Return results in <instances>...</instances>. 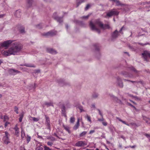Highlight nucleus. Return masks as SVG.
Instances as JSON below:
<instances>
[{
  "instance_id": "nucleus-50",
  "label": "nucleus",
  "mask_w": 150,
  "mask_h": 150,
  "mask_svg": "<svg viewBox=\"0 0 150 150\" xmlns=\"http://www.w3.org/2000/svg\"><path fill=\"white\" fill-rule=\"evenodd\" d=\"M44 150H52V149H50L49 147L46 146H44Z\"/></svg>"
},
{
  "instance_id": "nucleus-7",
  "label": "nucleus",
  "mask_w": 150,
  "mask_h": 150,
  "mask_svg": "<svg viewBox=\"0 0 150 150\" xmlns=\"http://www.w3.org/2000/svg\"><path fill=\"white\" fill-rule=\"evenodd\" d=\"M142 55L144 59V60L148 62L147 56H148L150 58V52L147 51H144V52L142 54Z\"/></svg>"
},
{
  "instance_id": "nucleus-8",
  "label": "nucleus",
  "mask_w": 150,
  "mask_h": 150,
  "mask_svg": "<svg viewBox=\"0 0 150 150\" xmlns=\"http://www.w3.org/2000/svg\"><path fill=\"white\" fill-rule=\"evenodd\" d=\"M116 83L117 85L121 88H122L124 86V85L122 79L119 77H118L117 78Z\"/></svg>"
},
{
  "instance_id": "nucleus-38",
  "label": "nucleus",
  "mask_w": 150,
  "mask_h": 150,
  "mask_svg": "<svg viewBox=\"0 0 150 150\" xmlns=\"http://www.w3.org/2000/svg\"><path fill=\"white\" fill-rule=\"evenodd\" d=\"M98 96V94L96 93H94L92 95V97L93 98H97Z\"/></svg>"
},
{
  "instance_id": "nucleus-60",
  "label": "nucleus",
  "mask_w": 150,
  "mask_h": 150,
  "mask_svg": "<svg viewBox=\"0 0 150 150\" xmlns=\"http://www.w3.org/2000/svg\"><path fill=\"white\" fill-rule=\"evenodd\" d=\"M136 146L135 145H134L133 146H127V148L130 147L132 148H133L135 147ZM125 148H127V147H126Z\"/></svg>"
},
{
  "instance_id": "nucleus-20",
  "label": "nucleus",
  "mask_w": 150,
  "mask_h": 150,
  "mask_svg": "<svg viewBox=\"0 0 150 150\" xmlns=\"http://www.w3.org/2000/svg\"><path fill=\"white\" fill-rule=\"evenodd\" d=\"M63 127L64 128V129L67 131L69 134H70L71 133V132L70 130V127L67 125H63Z\"/></svg>"
},
{
  "instance_id": "nucleus-12",
  "label": "nucleus",
  "mask_w": 150,
  "mask_h": 150,
  "mask_svg": "<svg viewBox=\"0 0 150 150\" xmlns=\"http://www.w3.org/2000/svg\"><path fill=\"white\" fill-rule=\"evenodd\" d=\"M8 72L11 75H15L18 74V71L17 70L11 69L9 70Z\"/></svg>"
},
{
  "instance_id": "nucleus-21",
  "label": "nucleus",
  "mask_w": 150,
  "mask_h": 150,
  "mask_svg": "<svg viewBox=\"0 0 150 150\" xmlns=\"http://www.w3.org/2000/svg\"><path fill=\"white\" fill-rule=\"evenodd\" d=\"M122 74L125 77H131L132 76V75H129L128 72L125 71L122 72Z\"/></svg>"
},
{
  "instance_id": "nucleus-34",
  "label": "nucleus",
  "mask_w": 150,
  "mask_h": 150,
  "mask_svg": "<svg viewBox=\"0 0 150 150\" xmlns=\"http://www.w3.org/2000/svg\"><path fill=\"white\" fill-rule=\"evenodd\" d=\"M110 28V27L109 25L105 24V25H103V28H102V29H104L106 28H107L109 29Z\"/></svg>"
},
{
  "instance_id": "nucleus-18",
  "label": "nucleus",
  "mask_w": 150,
  "mask_h": 150,
  "mask_svg": "<svg viewBox=\"0 0 150 150\" xmlns=\"http://www.w3.org/2000/svg\"><path fill=\"white\" fill-rule=\"evenodd\" d=\"M15 131V134L17 136H19V128L18 124H16L13 129Z\"/></svg>"
},
{
  "instance_id": "nucleus-39",
  "label": "nucleus",
  "mask_w": 150,
  "mask_h": 150,
  "mask_svg": "<svg viewBox=\"0 0 150 150\" xmlns=\"http://www.w3.org/2000/svg\"><path fill=\"white\" fill-rule=\"evenodd\" d=\"M45 104L46 105L47 107L52 105V104L51 103L45 102Z\"/></svg>"
},
{
  "instance_id": "nucleus-55",
  "label": "nucleus",
  "mask_w": 150,
  "mask_h": 150,
  "mask_svg": "<svg viewBox=\"0 0 150 150\" xmlns=\"http://www.w3.org/2000/svg\"><path fill=\"white\" fill-rule=\"evenodd\" d=\"M128 46L129 48L131 50H134V48L132 46H131L129 45H128Z\"/></svg>"
},
{
  "instance_id": "nucleus-30",
  "label": "nucleus",
  "mask_w": 150,
  "mask_h": 150,
  "mask_svg": "<svg viewBox=\"0 0 150 150\" xmlns=\"http://www.w3.org/2000/svg\"><path fill=\"white\" fill-rule=\"evenodd\" d=\"M31 120H33L34 121L37 122L39 120V119L37 118L30 117L29 118Z\"/></svg>"
},
{
  "instance_id": "nucleus-40",
  "label": "nucleus",
  "mask_w": 150,
  "mask_h": 150,
  "mask_svg": "<svg viewBox=\"0 0 150 150\" xmlns=\"http://www.w3.org/2000/svg\"><path fill=\"white\" fill-rule=\"evenodd\" d=\"M58 83H59V85L61 86H63L64 85H63L62 84L63 83L64 84V81H63L61 79L60 80V81L58 82Z\"/></svg>"
},
{
  "instance_id": "nucleus-31",
  "label": "nucleus",
  "mask_w": 150,
  "mask_h": 150,
  "mask_svg": "<svg viewBox=\"0 0 150 150\" xmlns=\"http://www.w3.org/2000/svg\"><path fill=\"white\" fill-rule=\"evenodd\" d=\"M129 68L131 70L134 71L136 73H138V72H139V71L137 70L133 67L132 66L129 67Z\"/></svg>"
},
{
  "instance_id": "nucleus-10",
  "label": "nucleus",
  "mask_w": 150,
  "mask_h": 150,
  "mask_svg": "<svg viewBox=\"0 0 150 150\" xmlns=\"http://www.w3.org/2000/svg\"><path fill=\"white\" fill-rule=\"evenodd\" d=\"M55 34V33L52 31H50L46 33H43L42 35L43 36H52Z\"/></svg>"
},
{
  "instance_id": "nucleus-4",
  "label": "nucleus",
  "mask_w": 150,
  "mask_h": 150,
  "mask_svg": "<svg viewBox=\"0 0 150 150\" xmlns=\"http://www.w3.org/2000/svg\"><path fill=\"white\" fill-rule=\"evenodd\" d=\"M12 42L13 41L12 40H9L4 41L3 42H1V47H4L5 49H7Z\"/></svg>"
},
{
  "instance_id": "nucleus-61",
  "label": "nucleus",
  "mask_w": 150,
  "mask_h": 150,
  "mask_svg": "<svg viewBox=\"0 0 150 150\" xmlns=\"http://www.w3.org/2000/svg\"><path fill=\"white\" fill-rule=\"evenodd\" d=\"M121 122L122 123H123V124H125V125H128V126L129 125V124H128L125 121H123L122 120V121Z\"/></svg>"
},
{
  "instance_id": "nucleus-3",
  "label": "nucleus",
  "mask_w": 150,
  "mask_h": 150,
  "mask_svg": "<svg viewBox=\"0 0 150 150\" xmlns=\"http://www.w3.org/2000/svg\"><path fill=\"white\" fill-rule=\"evenodd\" d=\"M106 13V15L105 17L107 18L111 17L113 16H117L119 14V12L116 11V9L113 8L108 11Z\"/></svg>"
},
{
  "instance_id": "nucleus-41",
  "label": "nucleus",
  "mask_w": 150,
  "mask_h": 150,
  "mask_svg": "<svg viewBox=\"0 0 150 150\" xmlns=\"http://www.w3.org/2000/svg\"><path fill=\"white\" fill-rule=\"evenodd\" d=\"M57 12H54L52 15V18L55 20V17L57 18L58 16H57Z\"/></svg>"
},
{
  "instance_id": "nucleus-23",
  "label": "nucleus",
  "mask_w": 150,
  "mask_h": 150,
  "mask_svg": "<svg viewBox=\"0 0 150 150\" xmlns=\"http://www.w3.org/2000/svg\"><path fill=\"white\" fill-rule=\"evenodd\" d=\"M79 126V119H78L77 121L76 124L75 125V126H74V127H73V129L74 130H76L77 128H78Z\"/></svg>"
},
{
  "instance_id": "nucleus-13",
  "label": "nucleus",
  "mask_w": 150,
  "mask_h": 150,
  "mask_svg": "<svg viewBox=\"0 0 150 150\" xmlns=\"http://www.w3.org/2000/svg\"><path fill=\"white\" fill-rule=\"evenodd\" d=\"M110 96L111 98L115 101H116L117 103H119L121 104L122 102L121 100L119 99L117 97H115L112 95H110Z\"/></svg>"
},
{
  "instance_id": "nucleus-6",
  "label": "nucleus",
  "mask_w": 150,
  "mask_h": 150,
  "mask_svg": "<svg viewBox=\"0 0 150 150\" xmlns=\"http://www.w3.org/2000/svg\"><path fill=\"white\" fill-rule=\"evenodd\" d=\"M87 144L86 142L85 141H80L77 142L75 144V146L77 147H83Z\"/></svg>"
},
{
  "instance_id": "nucleus-64",
  "label": "nucleus",
  "mask_w": 150,
  "mask_h": 150,
  "mask_svg": "<svg viewBox=\"0 0 150 150\" xmlns=\"http://www.w3.org/2000/svg\"><path fill=\"white\" fill-rule=\"evenodd\" d=\"M95 132V131L94 130H91L90 131V132H89V134H92V133H93V132Z\"/></svg>"
},
{
  "instance_id": "nucleus-42",
  "label": "nucleus",
  "mask_w": 150,
  "mask_h": 150,
  "mask_svg": "<svg viewBox=\"0 0 150 150\" xmlns=\"http://www.w3.org/2000/svg\"><path fill=\"white\" fill-rule=\"evenodd\" d=\"M75 121V118L74 117H71L70 119V122L73 123Z\"/></svg>"
},
{
  "instance_id": "nucleus-51",
  "label": "nucleus",
  "mask_w": 150,
  "mask_h": 150,
  "mask_svg": "<svg viewBox=\"0 0 150 150\" xmlns=\"http://www.w3.org/2000/svg\"><path fill=\"white\" fill-rule=\"evenodd\" d=\"M53 143L52 142H47V144L49 146H52Z\"/></svg>"
},
{
  "instance_id": "nucleus-62",
  "label": "nucleus",
  "mask_w": 150,
  "mask_h": 150,
  "mask_svg": "<svg viewBox=\"0 0 150 150\" xmlns=\"http://www.w3.org/2000/svg\"><path fill=\"white\" fill-rule=\"evenodd\" d=\"M20 150H26L24 148V147L21 146L20 148Z\"/></svg>"
},
{
  "instance_id": "nucleus-2",
  "label": "nucleus",
  "mask_w": 150,
  "mask_h": 150,
  "mask_svg": "<svg viewBox=\"0 0 150 150\" xmlns=\"http://www.w3.org/2000/svg\"><path fill=\"white\" fill-rule=\"evenodd\" d=\"M89 25L92 30H96L99 34L100 32V30L96 28V26L98 25L101 28H103V24L98 20H97L95 21L94 24L92 21H91L89 23Z\"/></svg>"
},
{
  "instance_id": "nucleus-15",
  "label": "nucleus",
  "mask_w": 150,
  "mask_h": 150,
  "mask_svg": "<svg viewBox=\"0 0 150 150\" xmlns=\"http://www.w3.org/2000/svg\"><path fill=\"white\" fill-rule=\"evenodd\" d=\"M26 33L25 30V28L23 26H21L19 27V34H24Z\"/></svg>"
},
{
  "instance_id": "nucleus-24",
  "label": "nucleus",
  "mask_w": 150,
  "mask_h": 150,
  "mask_svg": "<svg viewBox=\"0 0 150 150\" xmlns=\"http://www.w3.org/2000/svg\"><path fill=\"white\" fill-rule=\"evenodd\" d=\"M24 114L25 112L23 111H22L21 114L19 115V122H22Z\"/></svg>"
},
{
  "instance_id": "nucleus-26",
  "label": "nucleus",
  "mask_w": 150,
  "mask_h": 150,
  "mask_svg": "<svg viewBox=\"0 0 150 150\" xmlns=\"http://www.w3.org/2000/svg\"><path fill=\"white\" fill-rule=\"evenodd\" d=\"M85 0H77V7H78L81 4L84 2Z\"/></svg>"
},
{
  "instance_id": "nucleus-29",
  "label": "nucleus",
  "mask_w": 150,
  "mask_h": 150,
  "mask_svg": "<svg viewBox=\"0 0 150 150\" xmlns=\"http://www.w3.org/2000/svg\"><path fill=\"white\" fill-rule=\"evenodd\" d=\"M36 85V84L35 83H34V86H33V84L30 85V86H29V89L30 90H32V89H33V90H34L35 88Z\"/></svg>"
},
{
  "instance_id": "nucleus-16",
  "label": "nucleus",
  "mask_w": 150,
  "mask_h": 150,
  "mask_svg": "<svg viewBox=\"0 0 150 150\" xmlns=\"http://www.w3.org/2000/svg\"><path fill=\"white\" fill-rule=\"evenodd\" d=\"M46 50L47 52L52 54H56L57 53L56 51L52 48H47Z\"/></svg>"
},
{
  "instance_id": "nucleus-49",
  "label": "nucleus",
  "mask_w": 150,
  "mask_h": 150,
  "mask_svg": "<svg viewBox=\"0 0 150 150\" xmlns=\"http://www.w3.org/2000/svg\"><path fill=\"white\" fill-rule=\"evenodd\" d=\"M144 135L145 136L150 140V134H145Z\"/></svg>"
},
{
  "instance_id": "nucleus-46",
  "label": "nucleus",
  "mask_w": 150,
  "mask_h": 150,
  "mask_svg": "<svg viewBox=\"0 0 150 150\" xmlns=\"http://www.w3.org/2000/svg\"><path fill=\"white\" fill-rule=\"evenodd\" d=\"M91 6L89 4H87L85 8V10L86 11Z\"/></svg>"
},
{
  "instance_id": "nucleus-58",
  "label": "nucleus",
  "mask_w": 150,
  "mask_h": 150,
  "mask_svg": "<svg viewBox=\"0 0 150 150\" xmlns=\"http://www.w3.org/2000/svg\"><path fill=\"white\" fill-rule=\"evenodd\" d=\"M50 140L52 141H55V139L54 137L51 136Z\"/></svg>"
},
{
  "instance_id": "nucleus-5",
  "label": "nucleus",
  "mask_w": 150,
  "mask_h": 150,
  "mask_svg": "<svg viewBox=\"0 0 150 150\" xmlns=\"http://www.w3.org/2000/svg\"><path fill=\"white\" fill-rule=\"evenodd\" d=\"M5 135L4 137L3 140L4 143L7 144L10 143L8 137L9 136H10V135L7 132H5Z\"/></svg>"
},
{
  "instance_id": "nucleus-32",
  "label": "nucleus",
  "mask_w": 150,
  "mask_h": 150,
  "mask_svg": "<svg viewBox=\"0 0 150 150\" xmlns=\"http://www.w3.org/2000/svg\"><path fill=\"white\" fill-rule=\"evenodd\" d=\"M26 67H35V66L34 64H26L24 65Z\"/></svg>"
},
{
  "instance_id": "nucleus-53",
  "label": "nucleus",
  "mask_w": 150,
  "mask_h": 150,
  "mask_svg": "<svg viewBox=\"0 0 150 150\" xmlns=\"http://www.w3.org/2000/svg\"><path fill=\"white\" fill-rule=\"evenodd\" d=\"M124 28V26H123L122 28H121L120 29V31H119V32L120 33L123 34V32H122V30L123 29V28Z\"/></svg>"
},
{
  "instance_id": "nucleus-11",
  "label": "nucleus",
  "mask_w": 150,
  "mask_h": 150,
  "mask_svg": "<svg viewBox=\"0 0 150 150\" xmlns=\"http://www.w3.org/2000/svg\"><path fill=\"white\" fill-rule=\"evenodd\" d=\"M119 35V32L117 30H116L112 34V37L113 39H115Z\"/></svg>"
},
{
  "instance_id": "nucleus-28",
  "label": "nucleus",
  "mask_w": 150,
  "mask_h": 150,
  "mask_svg": "<svg viewBox=\"0 0 150 150\" xmlns=\"http://www.w3.org/2000/svg\"><path fill=\"white\" fill-rule=\"evenodd\" d=\"M3 121L4 122H5L8 121L9 120V117L6 115H5L3 117Z\"/></svg>"
},
{
  "instance_id": "nucleus-45",
  "label": "nucleus",
  "mask_w": 150,
  "mask_h": 150,
  "mask_svg": "<svg viewBox=\"0 0 150 150\" xmlns=\"http://www.w3.org/2000/svg\"><path fill=\"white\" fill-rule=\"evenodd\" d=\"M18 108L16 107V106H15V107H14V111L16 112L17 113V114H18Z\"/></svg>"
},
{
  "instance_id": "nucleus-35",
  "label": "nucleus",
  "mask_w": 150,
  "mask_h": 150,
  "mask_svg": "<svg viewBox=\"0 0 150 150\" xmlns=\"http://www.w3.org/2000/svg\"><path fill=\"white\" fill-rule=\"evenodd\" d=\"M94 46L95 48V50H96L98 51L99 50V44H96L94 45Z\"/></svg>"
},
{
  "instance_id": "nucleus-44",
  "label": "nucleus",
  "mask_w": 150,
  "mask_h": 150,
  "mask_svg": "<svg viewBox=\"0 0 150 150\" xmlns=\"http://www.w3.org/2000/svg\"><path fill=\"white\" fill-rule=\"evenodd\" d=\"M27 137L26 139L27 143H28L30 141L31 139V137L30 136L27 135Z\"/></svg>"
},
{
  "instance_id": "nucleus-19",
  "label": "nucleus",
  "mask_w": 150,
  "mask_h": 150,
  "mask_svg": "<svg viewBox=\"0 0 150 150\" xmlns=\"http://www.w3.org/2000/svg\"><path fill=\"white\" fill-rule=\"evenodd\" d=\"M62 114L64 115L65 117H66V115L65 113V108L64 105H63L62 107Z\"/></svg>"
},
{
  "instance_id": "nucleus-43",
  "label": "nucleus",
  "mask_w": 150,
  "mask_h": 150,
  "mask_svg": "<svg viewBox=\"0 0 150 150\" xmlns=\"http://www.w3.org/2000/svg\"><path fill=\"white\" fill-rule=\"evenodd\" d=\"M37 28L38 29H40L42 28V26L41 24H38L36 26Z\"/></svg>"
},
{
  "instance_id": "nucleus-22",
  "label": "nucleus",
  "mask_w": 150,
  "mask_h": 150,
  "mask_svg": "<svg viewBox=\"0 0 150 150\" xmlns=\"http://www.w3.org/2000/svg\"><path fill=\"white\" fill-rule=\"evenodd\" d=\"M114 1L116 3V5L117 6H122L124 5V4L121 3L119 0H114Z\"/></svg>"
},
{
  "instance_id": "nucleus-27",
  "label": "nucleus",
  "mask_w": 150,
  "mask_h": 150,
  "mask_svg": "<svg viewBox=\"0 0 150 150\" xmlns=\"http://www.w3.org/2000/svg\"><path fill=\"white\" fill-rule=\"evenodd\" d=\"M143 120L148 124H150V119L148 118L144 117Z\"/></svg>"
},
{
  "instance_id": "nucleus-63",
  "label": "nucleus",
  "mask_w": 150,
  "mask_h": 150,
  "mask_svg": "<svg viewBox=\"0 0 150 150\" xmlns=\"http://www.w3.org/2000/svg\"><path fill=\"white\" fill-rule=\"evenodd\" d=\"M5 16V14H0V18H3Z\"/></svg>"
},
{
  "instance_id": "nucleus-52",
  "label": "nucleus",
  "mask_w": 150,
  "mask_h": 150,
  "mask_svg": "<svg viewBox=\"0 0 150 150\" xmlns=\"http://www.w3.org/2000/svg\"><path fill=\"white\" fill-rule=\"evenodd\" d=\"M89 17V15H87L86 16H83L81 17V18L83 19H87L88 17Z\"/></svg>"
},
{
  "instance_id": "nucleus-17",
  "label": "nucleus",
  "mask_w": 150,
  "mask_h": 150,
  "mask_svg": "<svg viewBox=\"0 0 150 150\" xmlns=\"http://www.w3.org/2000/svg\"><path fill=\"white\" fill-rule=\"evenodd\" d=\"M64 16L62 17L58 16L57 18L55 17V20H56L59 24L63 22V18L64 17Z\"/></svg>"
},
{
  "instance_id": "nucleus-48",
  "label": "nucleus",
  "mask_w": 150,
  "mask_h": 150,
  "mask_svg": "<svg viewBox=\"0 0 150 150\" xmlns=\"http://www.w3.org/2000/svg\"><path fill=\"white\" fill-rule=\"evenodd\" d=\"M5 124H4V127L6 128L7 125H8L10 124V123L8 121L5 122Z\"/></svg>"
},
{
  "instance_id": "nucleus-25",
  "label": "nucleus",
  "mask_w": 150,
  "mask_h": 150,
  "mask_svg": "<svg viewBox=\"0 0 150 150\" xmlns=\"http://www.w3.org/2000/svg\"><path fill=\"white\" fill-rule=\"evenodd\" d=\"M43 146L42 145L40 144L39 145H37L36 148V150H43Z\"/></svg>"
},
{
  "instance_id": "nucleus-9",
  "label": "nucleus",
  "mask_w": 150,
  "mask_h": 150,
  "mask_svg": "<svg viewBox=\"0 0 150 150\" xmlns=\"http://www.w3.org/2000/svg\"><path fill=\"white\" fill-rule=\"evenodd\" d=\"M45 118L46 119V121L45 124L47 127L48 129L50 130L51 129L50 121L49 117L47 116L46 115H45Z\"/></svg>"
},
{
  "instance_id": "nucleus-37",
  "label": "nucleus",
  "mask_w": 150,
  "mask_h": 150,
  "mask_svg": "<svg viewBox=\"0 0 150 150\" xmlns=\"http://www.w3.org/2000/svg\"><path fill=\"white\" fill-rule=\"evenodd\" d=\"M86 118L87 119L88 121H89L91 123V118L89 116L87 115L86 117Z\"/></svg>"
},
{
  "instance_id": "nucleus-57",
  "label": "nucleus",
  "mask_w": 150,
  "mask_h": 150,
  "mask_svg": "<svg viewBox=\"0 0 150 150\" xmlns=\"http://www.w3.org/2000/svg\"><path fill=\"white\" fill-rule=\"evenodd\" d=\"M97 110H98L99 112V114L100 115V116H101V117H103V114L101 112L100 110L99 109H98Z\"/></svg>"
},
{
  "instance_id": "nucleus-59",
  "label": "nucleus",
  "mask_w": 150,
  "mask_h": 150,
  "mask_svg": "<svg viewBox=\"0 0 150 150\" xmlns=\"http://www.w3.org/2000/svg\"><path fill=\"white\" fill-rule=\"evenodd\" d=\"M102 123L103 125L105 126H106L107 125V123L103 121L102 122Z\"/></svg>"
},
{
  "instance_id": "nucleus-1",
  "label": "nucleus",
  "mask_w": 150,
  "mask_h": 150,
  "mask_svg": "<svg viewBox=\"0 0 150 150\" xmlns=\"http://www.w3.org/2000/svg\"><path fill=\"white\" fill-rule=\"evenodd\" d=\"M12 47L8 51H4L3 54L6 56H10L11 54L16 55L19 51V44L18 42H15L12 44Z\"/></svg>"
},
{
  "instance_id": "nucleus-36",
  "label": "nucleus",
  "mask_w": 150,
  "mask_h": 150,
  "mask_svg": "<svg viewBox=\"0 0 150 150\" xmlns=\"http://www.w3.org/2000/svg\"><path fill=\"white\" fill-rule=\"evenodd\" d=\"M87 133V132L86 131H83L79 135L80 137H82L85 136Z\"/></svg>"
},
{
  "instance_id": "nucleus-33",
  "label": "nucleus",
  "mask_w": 150,
  "mask_h": 150,
  "mask_svg": "<svg viewBox=\"0 0 150 150\" xmlns=\"http://www.w3.org/2000/svg\"><path fill=\"white\" fill-rule=\"evenodd\" d=\"M25 137V134L24 132L21 128V137L22 139H23Z\"/></svg>"
},
{
  "instance_id": "nucleus-56",
  "label": "nucleus",
  "mask_w": 150,
  "mask_h": 150,
  "mask_svg": "<svg viewBox=\"0 0 150 150\" xmlns=\"http://www.w3.org/2000/svg\"><path fill=\"white\" fill-rule=\"evenodd\" d=\"M104 118H103V117H102V118H101V119H100V118H99L98 119V121H102V122L104 121Z\"/></svg>"
},
{
  "instance_id": "nucleus-54",
  "label": "nucleus",
  "mask_w": 150,
  "mask_h": 150,
  "mask_svg": "<svg viewBox=\"0 0 150 150\" xmlns=\"http://www.w3.org/2000/svg\"><path fill=\"white\" fill-rule=\"evenodd\" d=\"M79 110H80L81 112L84 111V110L83 108V107L82 106H80L79 108Z\"/></svg>"
},
{
  "instance_id": "nucleus-14",
  "label": "nucleus",
  "mask_w": 150,
  "mask_h": 150,
  "mask_svg": "<svg viewBox=\"0 0 150 150\" xmlns=\"http://www.w3.org/2000/svg\"><path fill=\"white\" fill-rule=\"evenodd\" d=\"M33 0H26V7L29 8L31 7L32 5Z\"/></svg>"
},
{
  "instance_id": "nucleus-47",
  "label": "nucleus",
  "mask_w": 150,
  "mask_h": 150,
  "mask_svg": "<svg viewBox=\"0 0 150 150\" xmlns=\"http://www.w3.org/2000/svg\"><path fill=\"white\" fill-rule=\"evenodd\" d=\"M128 104H129V105L131 106V107L134 108L136 111H137L138 110L136 108V107L134 106V105H132L130 103H129Z\"/></svg>"
}]
</instances>
